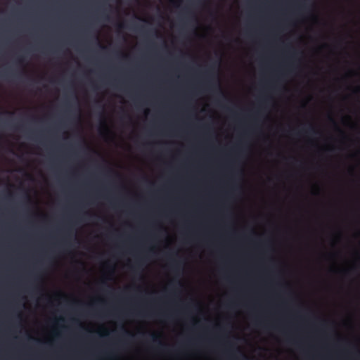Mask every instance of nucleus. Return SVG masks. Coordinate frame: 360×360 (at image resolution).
I'll list each match as a JSON object with an SVG mask.
<instances>
[{"label":"nucleus","instance_id":"nucleus-2","mask_svg":"<svg viewBox=\"0 0 360 360\" xmlns=\"http://www.w3.org/2000/svg\"><path fill=\"white\" fill-rule=\"evenodd\" d=\"M11 73V68L9 66H4L0 70V77L6 78Z\"/></svg>","mask_w":360,"mask_h":360},{"label":"nucleus","instance_id":"nucleus-1","mask_svg":"<svg viewBox=\"0 0 360 360\" xmlns=\"http://www.w3.org/2000/svg\"><path fill=\"white\" fill-rule=\"evenodd\" d=\"M18 82L19 89V105L22 101L20 89L22 84V0H18ZM18 160L19 164L22 162V107L19 106L18 115Z\"/></svg>","mask_w":360,"mask_h":360},{"label":"nucleus","instance_id":"nucleus-3","mask_svg":"<svg viewBox=\"0 0 360 360\" xmlns=\"http://www.w3.org/2000/svg\"><path fill=\"white\" fill-rule=\"evenodd\" d=\"M1 113H2V112H1V111L0 110V114H1Z\"/></svg>","mask_w":360,"mask_h":360}]
</instances>
